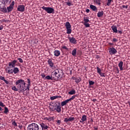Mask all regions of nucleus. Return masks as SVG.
Segmentation results:
<instances>
[{
	"label": "nucleus",
	"mask_w": 130,
	"mask_h": 130,
	"mask_svg": "<svg viewBox=\"0 0 130 130\" xmlns=\"http://www.w3.org/2000/svg\"><path fill=\"white\" fill-rule=\"evenodd\" d=\"M57 75V79H61L62 78V71L60 69H57L55 70Z\"/></svg>",
	"instance_id": "obj_9"
},
{
	"label": "nucleus",
	"mask_w": 130,
	"mask_h": 130,
	"mask_svg": "<svg viewBox=\"0 0 130 130\" xmlns=\"http://www.w3.org/2000/svg\"><path fill=\"white\" fill-rule=\"evenodd\" d=\"M18 60H19V62H21V63H22L23 62V59L21 58H17Z\"/></svg>",
	"instance_id": "obj_43"
},
{
	"label": "nucleus",
	"mask_w": 130,
	"mask_h": 130,
	"mask_svg": "<svg viewBox=\"0 0 130 130\" xmlns=\"http://www.w3.org/2000/svg\"><path fill=\"white\" fill-rule=\"evenodd\" d=\"M14 9V7L11 6L10 5L7 7V13H10V12H12Z\"/></svg>",
	"instance_id": "obj_26"
},
{
	"label": "nucleus",
	"mask_w": 130,
	"mask_h": 130,
	"mask_svg": "<svg viewBox=\"0 0 130 130\" xmlns=\"http://www.w3.org/2000/svg\"><path fill=\"white\" fill-rule=\"evenodd\" d=\"M57 98H61V96H57V95L51 96L50 97V100H54L55 99H57Z\"/></svg>",
	"instance_id": "obj_31"
},
{
	"label": "nucleus",
	"mask_w": 130,
	"mask_h": 130,
	"mask_svg": "<svg viewBox=\"0 0 130 130\" xmlns=\"http://www.w3.org/2000/svg\"><path fill=\"white\" fill-rule=\"evenodd\" d=\"M40 126L42 127V129H47V128H48V126H47V125L44 123H41L40 124Z\"/></svg>",
	"instance_id": "obj_14"
},
{
	"label": "nucleus",
	"mask_w": 130,
	"mask_h": 130,
	"mask_svg": "<svg viewBox=\"0 0 130 130\" xmlns=\"http://www.w3.org/2000/svg\"><path fill=\"white\" fill-rule=\"evenodd\" d=\"M109 52L111 55L115 54V53H117V50L112 47L109 49Z\"/></svg>",
	"instance_id": "obj_10"
},
{
	"label": "nucleus",
	"mask_w": 130,
	"mask_h": 130,
	"mask_svg": "<svg viewBox=\"0 0 130 130\" xmlns=\"http://www.w3.org/2000/svg\"><path fill=\"white\" fill-rule=\"evenodd\" d=\"M17 11L18 12H25V6L22 5H19L17 7Z\"/></svg>",
	"instance_id": "obj_11"
},
{
	"label": "nucleus",
	"mask_w": 130,
	"mask_h": 130,
	"mask_svg": "<svg viewBox=\"0 0 130 130\" xmlns=\"http://www.w3.org/2000/svg\"><path fill=\"white\" fill-rule=\"evenodd\" d=\"M94 4L98 6H101V0H93Z\"/></svg>",
	"instance_id": "obj_24"
},
{
	"label": "nucleus",
	"mask_w": 130,
	"mask_h": 130,
	"mask_svg": "<svg viewBox=\"0 0 130 130\" xmlns=\"http://www.w3.org/2000/svg\"><path fill=\"white\" fill-rule=\"evenodd\" d=\"M1 12H3V13H8V10L6 7H4L1 8Z\"/></svg>",
	"instance_id": "obj_28"
},
{
	"label": "nucleus",
	"mask_w": 130,
	"mask_h": 130,
	"mask_svg": "<svg viewBox=\"0 0 130 130\" xmlns=\"http://www.w3.org/2000/svg\"><path fill=\"white\" fill-rule=\"evenodd\" d=\"M100 75L101 76V77H105V73H101Z\"/></svg>",
	"instance_id": "obj_48"
},
{
	"label": "nucleus",
	"mask_w": 130,
	"mask_h": 130,
	"mask_svg": "<svg viewBox=\"0 0 130 130\" xmlns=\"http://www.w3.org/2000/svg\"><path fill=\"white\" fill-rule=\"evenodd\" d=\"M2 5H7L9 3V0H0Z\"/></svg>",
	"instance_id": "obj_32"
},
{
	"label": "nucleus",
	"mask_w": 130,
	"mask_h": 130,
	"mask_svg": "<svg viewBox=\"0 0 130 130\" xmlns=\"http://www.w3.org/2000/svg\"><path fill=\"white\" fill-rule=\"evenodd\" d=\"M43 10L47 12L48 14H53L54 13V9L51 7H45V6H43L41 7Z\"/></svg>",
	"instance_id": "obj_5"
},
{
	"label": "nucleus",
	"mask_w": 130,
	"mask_h": 130,
	"mask_svg": "<svg viewBox=\"0 0 130 130\" xmlns=\"http://www.w3.org/2000/svg\"><path fill=\"white\" fill-rule=\"evenodd\" d=\"M69 119V121H74V120H75V117H70Z\"/></svg>",
	"instance_id": "obj_39"
},
{
	"label": "nucleus",
	"mask_w": 130,
	"mask_h": 130,
	"mask_svg": "<svg viewBox=\"0 0 130 130\" xmlns=\"http://www.w3.org/2000/svg\"><path fill=\"white\" fill-rule=\"evenodd\" d=\"M87 120V116L85 115H83L82 117L81 120L80 121L81 123H84V121Z\"/></svg>",
	"instance_id": "obj_17"
},
{
	"label": "nucleus",
	"mask_w": 130,
	"mask_h": 130,
	"mask_svg": "<svg viewBox=\"0 0 130 130\" xmlns=\"http://www.w3.org/2000/svg\"><path fill=\"white\" fill-rule=\"evenodd\" d=\"M16 63H17V60H14L8 63V67L7 69L8 70H11V69H14L16 67Z\"/></svg>",
	"instance_id": "obj_7"
},
{
	"label": "nucleus",
	"mask_w": 130,
	"mask_h": 130,
	"mask_svg": "<svg viewBox=\"0 0 130 130\" xmlns=\"http://www.w3.org/2000/svg\"><path fill=\"white\" fill-rule=\"evenodd\" d=\"M117 73H119V70H118V68L117 69Z\"/></svg>",
	"instance_id": "obj_61"
},
{
	"label": "nucleus",
	"mask_w": 130,
	"mask_h": 130,
	"mask_svg": "<svg viewBox=\"0 0 130 130\" xmlns=\"http://www.w3.org/2000/svg\"><path fill=\"white\" fill-rule=\"evenodd\" d=\"M10 6L14 8V6H15V1H12Z\"/></svg>",
	"instance_id": "obj_41"
},
{
	"label": "nucleus",
	"mask_w": 130,
	"mask_h": 130,
	"mask_svg": "<svg viewBox=\"0 0 130 130\" xmlns=\"http://www.w3.org/2000/svg\"><path fill=\"white\" fill-rule=\"evenodd\" d=\"M67 6H69V7H71V6H73V4L71 2H67L66 3Z\"/></svg>",
	"instance_id": "obj_40"
},
{
	"label": "nucleus",
	"mask_w": 130,
	"mask_h": 130,
	"mask_svg": "<svg viewBox=\"0 0 130 130\" xmlns=\"http://www.w3.org/2000/svg\"><path fill=\"white\" fill-rule=\"evenodd\" d=\"M72 55L73 56H76L77 55V49L75 48L72 52Z\"/></svg>",
	"instance_id": "obj_29"
},
{
	"label": "nucleus",
	"mask_w": 130,
	"mask_h": 130,
	"mask_svg": "<svg viewBox=\"0 0 130 130\" xmlns=\"http://www.w3.org/2000/svg\"><path fill=\"white\" fill-rule=\"evenodd\" d=\"M41 77L43 78V79H45V77H46V76H45V74H44V73H42V74H41Z\"/></svg>",
	"instance_id": "obj_49"
},
{
	"label": "nucleus",
	"mask_w": 130,
	"mask_h": 130,
	"mask_svg": "<svg viewBox=\"0 0 130 130\" xmlns=\"http://www.w3.org/2000/svg\"><path fill=\"white\" fill-rule=\"evenodd\" d=\"M69 95H74L76 94V90L72 89L71 91L68 92Z\"/></svg>",
	"instance_id": "obj_30"
},
{
	"label": "nucleus",
	"mask_w": 130,
	"mask_h": 130,
	"mask_svg": "<svg viewBox=\"0 0 130 130\" xmlns=\"http://www.w3.org/2000/svg\"><path fill=\"white\" fill-rule=\"evenodd\" d=\"M93 128H94V130H98V127H93Z\"/></svg>",
	"instance_id": "obj_57"
},
{
	"label": "nucleus",
	"mask_w": 130,
	"mask_h": 130,
	"mask_svg": "<svg viewBox=\"0 0 130 130\" xmlns=\"http://www.w3.org/2000/svg\"><path fill=\"white\" fill-rule=\"evenodd\" d=\"M12 125H14V126H17V123H16V121H14L12 122Z\"/></svg>",
	"instance_id": "obj_44"
},
{
	"label": "nucleus",
	"mask_w": 130,
	"mask_h": 130,
	"mask_svg": "<svg viewBox=\"0 0 130 130\" xmlns=\"http://www.w3.org/2000/svg\"><path fill=\"white\" fill-rule=\"evenodd\" d=\"M118 33H119V34L121 35V34H122V31H121V30H118Z\"/></svg>",
	"instance_id": "obj_55"
},
{
	"label": "nucleus",
	"mask_w": 130,
	"mask_h": 130,
	"mask_svg": "<svg viewBox=\"0 0 130 130\" xmlns=\"http://www.w3.org/2000/svg\"><path fill=\"white\" fill-rule=\"evenodd\" d=\"M108 2L107 3V6H108L109 7V6H110V5H111V2H112V0H107Z\"/></svg>",
	"instance_id": "obj_36"
},
{
	"label": "nucleus",
	"mask_w": 130,
	"mask_h": 130,
	"mask_svg": "<svg viewBox=\"0 0 130 130\" xmlns=\"http://www.w3.org/2000/svg\"><path fill=\"white\" fill-rule=\"evenodd\" d=\"M83 21H84L83 25H84L85 27L86 28H89L90 27V24L88 23L90 22L89 17H84L83 18Z\"/></svg>",
	"instance_id": "obj_8"
},
{
	"label": "nucleus",
	"mask_w": 130,
	"mask_h": 130,
	"mask_svg": "<svg viewBox=\"0 0 130 130\" xmlns=\"http://www.w3.org/2000/svg\"><path fill=\"white\" fill-rule=\"evenodd\" d=\"M88 83L89 84V86H92V85H94V84H95V82L91 80H89Z\"/></svg>",
	"instance_id": "obj_35"
},
{
	"label": "nucleus",
	"mask_w": 130,
	"mask_h": 130,
	"mask_svg": "<svg viewBox=\"0 0 130 130\" xmlns=\"http://www.w3.org/2000/svg\"><path fill=\"white\" fill-rule=\"evenodd\" d=\"M55 56H59L60 55V51L56 50L54 51Z\"/></svg>",
	"instance_id": "obj_22"
},
{
	"label": "nucleus",
	"mask_w": 130,
	"mask_h": 130,
	"mask_svg": "<svg viewBox=\"0 0 130 130\" xmlns=\"http://www.w3.org/2000/svg\"><path fill=\"white\" fill-rule=\"evenodd\" d=\"M3 30V27H2V26H0V30Z\"/></svg>",
	"instance_id": "obj_60"
},
{
	"label": "nucleus",
	"mask_w": 130,
	"mask_h": 130,
	"mask_svg": "<svg viewBox=\"0 0 130 130\" xmlns=\"http://www.w3.org/2000/svg\"><path fill=\"white\" fill-rule=\"evenodd\" d=\"M112 30H113V33H117V27H116V25H113L111 27Z\"/></svg>",
	"instance_id": "obj_18"
},
{
	"label": "nucleus",
	"mask_w": 130,
	"mask_h": 130,
	"mask_svg": "<svg viewBox=\"0 0 130 130\" xmlns=\"http://www.w3.org/2000/svg\"><path fill=\"white\" fill-rule=\"evenodd\" d=\"M3 110V108L2 107H0V111H2Z\"/></svg>",
	"instance_id": "obj_59"
},
{
	"label": "nucleus",
	"mask_w": 130,
	"mask_h": 130,
	"mask_svg": "<svg viewBox=\"0 0 130 130\" xmlns=\"http://www.w3.org/2000/svg\"><path fill=\"white\" fill-rule=\"evenodd\" d=\"M44 80H51V81H52L53 79L52 78V75L51 76L48 75L46 76L45 78H44Z\"/></svg>",
	"instance_id": "obj_27"
},
{
	"label": "nucleus",
	"mask_w": 130,
	"mask_h": 130,
	"mask_svg": "<svg viewBox=\"0 0 130 130\" xmlns=\"http://www.w3.org/2000/svg\"><path fill=\"white\" fill-rule=\"evenodd\" d=\"M104 15V12L103 11H99L98 13V18H100L101 17H102Z\"/></svg>",
	"instance_id": "obj_25"
},
{
	"label": "nucleus",
	"mask_w": 130,
	"mask_h": 130,
	"mask_svg": "<svg viewBox=\"0 0 130 130\" xmlns=\"http://www.w3.org/2000/svg\"><path fill=\"white\" fill-rule=\"evenodd\" d=\"M109 45H113V43H109Z\"/></svg>",
	"instance_id": "obj_58"
},
{
	"label": "nucleus",
	"mask_w": 130,
	"mask_h": 130,
	"mask_svg": "<svg viewBox=\"0 0 130 130\" xmlns=\"http://www.w3.org/2000/svg\"><path fill=\"white\" fill-rule=\"evenodd\" d=\"M76 97H77V95H73L72 96L71 98H70L68 100V101H72V100H74V99H75V98H76Z\"/></svg>",
	"instance_id": "obj_34"
},
{
	"label": "nucleus",
	"mask_w": 130,
	"mask_h": 130,
	"mask_svg": "<svg viewBox=\"0 0 130 130\" xmlns=\"http://www.w3.org/2000/svg\"><path fill=\"white\" fill-rule=\"evenodd\" d=\"M12 89L13 90V91H18V90H19V88H16V87L14 86L12 87Z\"/></svg>",
	"instance_id": "obj_38"
},
{
	"label": "nucleus",
	"mask_w": 130,
	"mask_h": 130,
	"mask_svg": "<svg viewBox=\"0 0 130 130\" xmlns=\"http://www.w3.org/2000/svg\"><path fill=\"white\" fill-rule=\"evenodd\" d=\"M69 102H70L68 100H66L63 102H61V106L62 107L67 105V104H68V103H69Z\"/></svg>",
	"instance_id": "obj_20"
},
{
	"label": "nucleus",
	"mask_w": 130,
	"mask_h": 130,
	"mask_svg": "<svg viewBox=\"0 0 130 130\" xmlns=\"http://www.w3.org/2000/svg\"><path fill=\"white\" fill-rule=\"evenodd\" d=\"M91 121H92V122H93V119H91Z\"/></svg>",
	"instance_id": "obj_64"
},
{
	"label": "nucleus",
	"mask_w": 130,
	"mask_h": 130,
	"mask_svg": "<svg viewBox=\"0 0 130 130\" xmlns=\"http://www.w3.org/2000/svg\"><path fill=\"white\" fill-rule=\"evenodd\" d=\"M69 40L70 43H73V44H77V40H76L75 38L69 37Z\"/></svg>",
	"instance_id": "obj_13"
},
{
	"label": "nucleus",
	"mask_w": 130,
	"mask_h": 130,
	"mask_svg": "<svg viewBox=\"0 0 130 130\" xmlns=\"http://www.w3.org/2000/svg\"><path fill=\"white\" fill-rule=\"evenodd\" d=\"M90 12V10L89 9H87L86 10V13H89Z\"/></svg>",
	"instance_id": "obj_56"
},
{
	"label": "nucleus",
	"mask_w": 130,
	"mask_h": 130,
	"mask_svg": "<svg viewBox=\"0 0 130 130\" xmlns=\"http://www.w3.org/2000/svg\"><path fill=\"white\" fill-rule=\"evenodd\" d=\"M13 68L14 69H9V70H8V69H5L6 72H7L8 74H13V73H14L15 74H18V73H19V68L17 67H14Z\"/></svg>",
	"instance_id": "obj_4"
},
{
	"label": "nucleus",
	"mask_w": 130,
	"mask_h": 130,
	"mask_svg": "<svg viewBox=\"0 0 130 130\" xmlns=\"http://www.w3.org/2000/svg\"><path fill=\"white\" fill-rule=\"evenodd\" d=\"M90 8L91 9V10H92V11L95 12V11H97V7L93 5H90L89 6Z\"/></svg>",
	"instance_id": "obj_21"
},
{
	"label": "nucleus",
	"mask_w": 130,
	"mask_h": 130,
	"mask_svg": "<svg viewBox=\"0 0 130 130\" xmlns=\"http://www.w3.org/2000/svg\"><path fill=\"white\" fill-rule=\"evenodd\" d=\"M62 48L63 49H66V50H69V48L68 47H67V46H63L62 47Z\"/></svg>",
	"instance_id": "obj_46"
},
{
	"label": "nucleus",
	"mask_w": 130,
	"mask_h": 130,
	"mask_svg": "<svg viewBox=\"0 0 130 130\" xmlns=\"http://www.w3.org/2000/svg\"><path fill=\"white\" fill-rule=\"evenodd\" d=\"M93 101L94 102H95V101H96V99H93Z\"/></svg>",
	"instance_id": "obj_63"
},
{
	"label": "nucleus",
	"mask_w": 130,
	"mask_h": 130,
	"mask_svg": "<svg viewBox=\"0 0 130 130\" xmlns=\"http://www.w3.org/2000/svg\"><path fill=\"white\" fill-rule=\"evenodd\" d=\"M57 123H58V124H60V123H61V121L60 120H57Z\"/></svg>",
	"instance_id": "obj_52"
},
{
	"label": "nucleus",
	"mask_w": 130,
	"mask_h": 130,
	"mask_svg": "<svg viewBox=\"0 0 130 130\" xmlns=\"http://www.w3.org/2000/svg\"><path fill=\"white\" fill-rule=\"evenodd\" d=\"M27 83H28L27 85L30 86V85H31V81H30L29 79H27Z\"/></svg>",
	"instance_id": "obj_42"
},
{
	"label": "nucleus",
	"mask_w": 130,
	"mask_h": 130,
	"mask_svg": "<svg viewBox=\"0 0 130 130\" xmlns=\"http://www.w3.org/2000/svg\"><path fill=\"white\" fill-rule=\"evenodd\" d=\"M0 106H1L2 107H5L6 105H4V103H3V102H0Z\"/></svg>",
	"instance_id": "obj_45"
},
{
	"label": "nucleus",
	"mask_w": 130,
	"mask_h": 130,
	"mask_svg": "<svg viewBox=\"0 0 130 130\" xmlns=\"http://www.w3.org/2000/svg\"><path fill=\"white\" fill-rule=\"evenodd\" d=\"M56 103H52L55 107L54 110H56V112H58V113H60V112H61V106L60 105V103L59 102H56Z\"/></svg>",
	"instance_id": "obj_3"
},
{
	"label": "nucleus",
	"mask_w": 130,
	"mask_h": 130,
	"mask_svg": "<svg viewBox=\"0 0 130 130\" xmlns=\"http://www.w3.org/2000/svg\"><path fill=\"white\" fill-rule=\"evenodd\" d=\"M54 117H44L43 118L44 120H48V121H51V120H53Z\"/></svg>",
	"instance_id": "obj_23"
},
{
	"label": "nucleus",
	"mask_w": 130,
	"mask_h": 130,
	"mask_svg": "<svg viewBox=\"0 0 130 130\" xmlns=\"http://www.w3.org/2000/svg\"><path fill=\"white\" fill-rule=\"evenodd\" d=\"M73 80H74L75 81V83L76 84H79L81 81H82V79H81V77H74L73 78Z\"/></svg>",
	"instance_id": "obj_16"
},
{
	"label": "nucleus",
	"mask_w": 130,
	"mask_h": 130,
	"mask_svg": "<svg viewBox=\"0 0 130 130\" xmlns=\"http://www.w3.org/2000/svg\"><path fill=\"white\" fill-rule=\"evenodd\" d=\"M96 70L98 74L100 75L101 73V69H100V68L98 67H96Z\"/></svg>",
	"instance_id": "obj_37"
},
{
	"label": "nucleus",
	"mask_w": 130,
	"mask_h": 130,
	"mask_svg": "<svg viewBox=\"0 0 130 130\" xmlns=\"http://www.w3.org/2000/svg\"><path fill=\"white\" fill-rule=\"evenodd\" d=\"M65 27L67 30V34H71L72 33V25L69 21L66 22Z\"/></svg>",
	"instance_id": "obj_6"
},
{
	"label": "nucleus",
	"mask_w": 130,
	"mask_h": 130,
	"mask_svg": "<svg viewBox=\"0 0 130 130\" xmlns=\"http://www.w3.org/2000/svg\"><path fill=\"white\" fill-rule=\"evenodd\" d=\"M48 63L50 66V68H51V69H52L53 70H54V69H55L54 64L52 62V60H51V59H49L48 60Z\"/></svg>",
	"instance_id": "obj_12"
},
{
	"label": "nucleus",
	"mask_w": 130,
	"mask_h": 130,
	"mask_svg": "<svg viewBox=\"0 0 130 130\" xmlns=\"http://www.w3.org/2000/svg\"><path fill=\"white\" fill-rule=\"evenodd\" d=\"M4 82H5V83H6L7 84H9V82L7 80H6V79L4 80Z\"/></svg>",
	"instance_id": "obj_54"
},
{
	"label": "nucleus",
	"mask_w": 130,
	"mask_h": 130,
	"mask_svg": "<svg viewBox=\"0 0 130 130\" xmlns=\"http://www.w3.org/2000/svg\"><path fill=\"white\" fill-rule=\"evenodd\" d=\"M4 112L5 114H8V113L9 112V109L8 108V107H5V111Z\"/></svg>",
	"instance_id": "obj_33"
},
{
	"label": "nucleus",
	"mask_w": 130,
	"mask_h": 130,
	"mask_svg": "<svg viewBox=\"0 0 130 130\" xmlns=\"http://www.w3.org/2000/svg\"><path fill=\"white\" fill-rule=\"evenodd\" d=\"M18 127H19V128H21V127H22V126L19 125V126H18Z\"/></svg>",
	"instance_id": "obj_62"
},
{
	"label": "nucleus",
	"mask_w": 130,
	"mask_h": 130,
	"mask_svg": "<svg viewBox=\"0 0 130 130\" xmlns=\"http://www.w3.org/2000/svg\"><path fill=\"white\" fill-rule=\"evenodd\" d=\"M123 66V62H122V61H120V62L118 63V67L119 68L120 71H123V68H122Z\"/></svg>",
	"instance_id": "obj_19"
},
{
	"label": "nucleus",
	"mask_w": 130,
	"mask_h": 130,
	"mask_svg": "<svg viewBox=\"0 0 130 130\" xmlns=\"http://www.w3.org/2000/svg\"><path fill=\"white\" fill-rule=\"evenodd\" d=\"M0 80H2V81H4V80L6 79H5V77H4L3 76H0Z\"/></svg>",
	"instance_id": "obj_51"
},
{
	"label": "nucleus",
	"mask_w": 130,
	"mask_h": 130,
	"mask_svg": "<svg viewBox=\"0 0 130 130\" xmlns=\"http://www.w3.org/2000/svg\"><path fill=\"white\" fill-rule=\"evenodd\" d=\"M27 130H39V125L35 123H32L28 125Z\"/></svg>",
	"instance_id": "obj_2"
},
{
	"label": "nucleus",
	"mask_w": 130,
	"mask_h": 130,
	"mask_svg": "<svg viewBox=\"0 0 130 130\" xmlns=\"http://www.w3.org/2000/svg\"><path fill=\"white\" fill-rule=\"evenodd\" d=\"M117 41H118V40L117 39H113V42H117Z\"/></svg>",
	"instance_id": "obj_50"
},
{
	"label": "nucleus",
	"mask_w": 130,
	"mask_h": 130,
	"mask_svg": "<svg viewBox=\"0 0 130 130\" xmlns=\"http://www.w3.org/2000/svg\"><path fill=\"white\" fill-rule=\"evenodd\" d=\"M51 76L53 80H56L57 79V74H56L55 70L52 72Z\"/></svg>",
	"instance_id": "obj_15"
},
{
	"label": "nucleus",
	"mask_w": 130,
	"mask_h": 130,
	"mask_svg": "<svg viewBox=\"0 0 130 130\" xmlns=\"http://www.w3.org/2000/svg\"><path fill=\"white\" fill-rule=\"evenodd\" d=\"M15 85H18L17 88L19 90V93H24L26 90L29 91L30 89V86L27 85L26 87V83L25 80L23 79H19L15 82Z\"/></svg>",
	"instance_id": "obj_1"
},
{
	"label": "nucleus",
	"mask_w": 130,
	"mask_h": 130,
	"mask_svg": "<svg viewBox=\"0 0 130 130\" xmlns=\"http://www.w3.org/2000/svg\"><path fill=\"white\" fill-rule=\"evenodd\" d=\"M122 8H123V9H127L128 6H127V5H126V6L123 5V6H122Z\"/></svg>",
	"instance_id": "obj_53"
},
{
	"label": "nucleus",
	"mask_w": 130,
	"mask_h": 130,
	"mask_svg": "<svg viewBox=\"0 0 130 130\" xmlns=\"http://www.w3.org/2000/svg\"><path fill=\"white\" fill-rule=\"evenodd\" d=\"M64 122H68L70 121L69 119L68 118H65L64 119Z\"/></svg>",
	"instance_id": "obj_47"
}]
</instances>
